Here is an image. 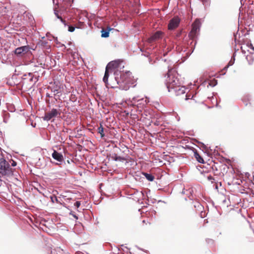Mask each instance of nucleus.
<instances>
[{
  "instance_id": "1",
  "label": "nucleus",
  "mask_w": 254,
  "mask_h": 254,
  "mask_svg": "<svg viewBox=\"0 0 254 254\" xmlns=\"http://www.w3.org/2000/svg\"><path fill=\"white\" fill-rule=\"evenodd\" d=\"M122 62L121 60H118L109 63L106 66L103 79H108L110 77L114 79H119V78L122 79H131L133 77L131 72L128 71L122 73L119 71V68Z\"/></svg>"
},
{
  "instance_id": "2",
  "label": "nucleus",
  "mask_w": 254,
  "mask_h": 254,
  "mask_svg": "<svg viewBox=\"0 0 254 254\" xmlns=\"http://www.w3.org/2000/svg\"><path fill=\"white\" fill-rule=\"evenodd\" d=\"M166 86L169 92L173 90L177 96L184 95L186 93V88L184 86L177 85L176 80H170L166 83Z\"/></svg>"
},
{
  "instance_id": "3",
  "label": "nucleus",
  "mask_w": 254,
  "mask_h": 254,
  "mask_svg": "<svg viewBox=\"0 0 254 254\" xmlns=\"http://www.w3.org/2000/svg\"><path fill=\"white\" fill-rule=\"evenodd\" d=\"M13 174L10 165L3 158H0V174L1 176H10Z\"/></svg>"
},
{
  "instance_id": "4",
  "label": "nucleus",
  "mask_w": 254,
  "mask_h": 254,
  "mask_svg": "<svg viewBox=\"0 0 254 254\" xmlns=\"http://www.w3.org/2000/svg\"><path fill=\"white\" fill-rule=\"evenodd\" d=\"M66 6L64 5H62L60 7L59 3H57L56 5H55L54 8V14L56 16V17L59 19L64 24H65V21L64 20L61 15L62 14V11L64 10H66Z\"/></svg>"
},
{
  "instance_id": "5",
  "label": "nucleus",
  "mask_w": 254,
  "mask_h": 254,
  "mask_svg": "<svg viewBox=\"0 0 254 254\" xmlns=\"http://www.w3.org/2000/svg\"><path fill=\"white\" fill-rule=\"evenodd\" d=\"M61 115L60 110L52 109L51 111L47 112L45 113L43 120L45 121H50L52 118Z\"/></svg>"
},
{
  "instance_id": "6",
  "label": "nucleus",
  "mask_w": 254,
  "mask_h": 254,
  "mask_svg": "<svg viewBox=\"0 0 254 254\" xmlns=\"http://www.w3.org/2000/svg\"><path fill=\"white\" fill-rule=\"evenodd\" d=\"M180 23V18L176 16L174 17L172 19H171L169 23L168 24V29L170 30H174L177 28Z\"/></svg>"
},
{
  "instance_id": "7",
  "label": "nucleus",
  "mask_w": 254,
  "mask_h": 254,
  "mask_svg": "<svg viewBox=\"0 0 254 254\" xmlns=\"http://www.w3.org/2000/svg\"><path fill=\"white\" fill-rule=\"evenodd\" d=\"M132 81V80H119V88L125 90H128L130 87L134 86L133 85L134 83Z\"/></svg>"
},
{
  "instance_id": "8",
  "label": "nucleus",
  "mask_w": 254,
  "mask_h": 254,
  "mask_svg": "<svg viewBox=\"0 0 254 254\" xmlns=\"http://www.w3.org/2000/svg\"><path fill=\"white\" fill-rule=\"evenodd\" d=\"M108 88H119V80H103Z\"/></svg>"
},
{
  "instance_id": "9",
  "label": "nucleus",
  "mask_w": 254,
  "mask_h": 254,
  "mask_svg": "<svg viewBox=\"0 0 254 254\" xmlns=\"http://www.w3.org/2000/svg\"><path fill=\"white\" fill-rule=\"evenodd\" d=\"M29 50V48L28 46H22L16 48L14 51V53L17 56H21L22 54L28 52Z\"/></svg>"
},
{
  "instance_id": "10",
  "label": "nucleus",
  "mask_w": 254,
  "mask_h": 254,
  "mask_svg": "<svg viewBox=\"0 0 254 254\" xmlns=\"http://www.w3.org/2000/svg\"><path fill=\"white\" fill-rule=\"evenodd\" d=\"M162 35V32L161 31H157L153 35H152L150 38H148V41L149 43H151L154 41H155L158 39H159Z\"/></svg>"
},
{
  "instance_id": "11",
  "label": "nucleus",
  "mask_w": 254,
  "mask_h": 254,
  "mask_svg": "<svg viewBox=\"0 0 254 254\" xmlns=\"http://www.w3.org/2000/svg\"><path fill=\"white\" fill-rule=\"evenodd\" d=\"M52 157L59 162H62L64 160V156L62 153H59L56 150H54L52 153Z\"/></svg>"
},
{
  "instance_id": "12",
  "label": "nucleus",
  "mask_w": 254,
  "mask_h": 254,
  "mask_svg": "<svg viewBox=\"0 0 254 254\" xmlns=\"http://www.w3.org/2000/svg\"><path fill=\"white\" fill-rule=\"evenodd\" d=\"M179 74L175 70L173 69H169L167 73V78H169L172 79H177L179 78L178 77Z\"/></svg>"
},
{
  "instance_id": "13",
  "label": "nucleus",
  "mask_w": 254,
  "mask_h": 254,
  "mask_svg": "<svg viewBox=\"0 0 254 254\" xmlns=\"http://www.w3.org/2000/svg\"><path fill=\"white\" fill-rule=\"evenodd\" d=\"M225 74V69H223L220 72L216 73H211L209 75L208 77L210 78H213L212 79H215V78H220V76Z\"/></svg>"
},
{
  "instance_id": "14",
  "label": "nucleus",
  "mask_w": 254,
  "mask_h": 254,
  "mask_svg": "<svg viewBox=\"0 0 254 254\" xmlns=\"http://www.w3.org/2000/svg\"><path fill=\"white\" fill-rule=\"evenodd\" d=\"M113 28H111L109 27H108L106 29L102 28L101 32V37L103 38H107L109 36V32L113 30Z\"/></svg>"
},
{
  "instance_id": "15",
  "label": "nucleus",
  "mask_w": 254,
  "mask_h": 254,
  "mask_svg": "<svg viewBox=\"0 0 254 254\" xmlns=\"http://www.w3.org/2000/svg\"><path fill=\"white\" fill-rule=\"evenodd\" d=\"M217 80H204L202 82V84L205 86L206 85L207 87L209 86L213 87H214L217 83Z\"/></svg>"
},
{
  "instance_id": "16",
  "label": "nucleus",
  "mask_w": 254,
  "mask_h": 254,
  "mask_svg": "<svg viewBox=\"0 0 254 254\" xmlns=\"http://www.w3.org/2000/svg\"><path fill=\"white\" fill-rule=\"evenodd\" d=\"M246 224V221L245 218H243L242 216H240L239 221L236 222V225L239 228H242Z\"/></svg>"
},
{
  "instance_id": "17",
  "label": "nucleus",
  "mask_w": 254,
  "mask_h": 254,
  "mask_svg": "<svg viewBox=\"0 0 254 254\" xmlns=\"http://www.w3.org/2000/svg\"><path fill=\"white\" fill-rule=\"evenodd\" d=\"M199 21L197 20H196L192 24L191 30L197 32V31H198L199 30Z\"/></svg>"
},
{
  "instance_id": "18",
  "label": "nucleus",
  "mask_w": 254,
  "mask_h": 254,
  "mask_svg": "<svg viewBox=\"0 0 254 254\" xmlns=\"http://www.w3.org/2000/svg\"><path fill=\"white\" fill-rule=\"evenodd\" d=\"M220 166L218 165V163H216V164H214V165H213L211 167L212 168V169L214 172V173L215 174V175H220V172L218 171V167H220Z\"/></svg>"
},
{
  "instance_id": "19",
  "label": "nucleus",
  "mask_w": 254,
  "mask_h": 254,
  "mask_svg": "<svg viewBox=\"0 0 254 254\" xmlns=\"http://www.w3.org/2000/svg\"><path fill=\"white\" fill-rule=\"evenodd\" d=\"M194 156L196 159V160L201 163H204V160L203 158L201 157V156L197 153V152L195 150V151L194 152Z\"/></svg>"
},
{
  "instance_id": "20",
  "label": "nucleus",
  "mask_w": 254,
  "mask_h": 254,
  "mask_svg": "<svg viewBox=\"0 0 254 254\" xmlns=\"http://www.w3.org/2000/svg\"><path fill=\"white\" fill-rule=\"evenodd\" d=\"M113 158L114 160L117 161H127L128 159L125 157H122L119 156H118L117 154H115L114 156L113 157Z\"/></svg>"
},
{
  "instance_id": "21",
  "label": "nucleus",
  "mask_w": 254,
  "mask_h": 254,
  "mask_svg": "<svg viewBox=\"0 0 254 254\" xmlns=\"http://www.w3.org/2000/svg\"><path fill=\"white\" fill-rule=\"evenodd\" d=\"M143 175L149 181H153L154 180V177L150 174H148L147 173H143Z\"/></svg>"
},
{
  "instance_id": "22",
  "label": "nucleus",
  "mask_w": 254,
  "mask_h": 254,
  "mask_svg": "<svg viewBox=\"0 0 254 254\" xmlns=\"http://www.w3.org/2000/svg\"><path fill=\"white\" fill-rule=\"evenodd\" d=\"M197 32L191 30L189 34V37L190 39L193 40L196 36Z\"/></svg>"
},
{
  "instance_id": "23",
  "label": "nucleus",
  "mask_w": 254,
  "mask_h": 254,
  "mask_svg": "<svg viewBox=\"0 0 254 254\" xmlns=\"http://www.w3.org/2000/svg\"><path fill=\"white\" fill-rule=\"evenodd\" d=\"M98 132L101 135V137L104 136L105 134L104 133V128L101 125L98 128Z\"/></svg>"
},
{
  "instance_id": "24",
  "label": "nucleus",
  "mask_w": 254,
  "mask_h": 254,
  "mask_svg": "<svg viewBox=\"0 0 254 254\" xmlns=\"http://www.w3.org/2000/svg\"><path fill=\"white\" fill-rule=\"evenodd\" d=\"M247 59L249 62L250 64H252L254 61V58L252 56V55H248L247 56Z\"/></svg>"
},
{
  "instance_id": "25",
  "label": "nucleus",
  "mask_w": 254,
  "mask_h": 254,
  "mask_svg": "<svg viewBox=\"0 0 254 254\" xmlns=\"http://www.w3.org/2000/svg\"><path fill=\"white\" fill-rule=\"evenodd\" d=\"M204 5H209L210 0H200Z\"/></svg>"
},
{
  "instance_id": "26",
  "label": "nucleus",
  "mask_w": 254,
  "mask_h": 254,
  "mask_svg": "<svg viewBox=\"0 0 254 254\" xmlns=\"http://www.w3.org/2000/svg\"><path fill=\"white\" fill-rule=\"evenodd\" d=\"M75 27L72 26H68V31L69 32H72L74 31Z\"/></svg>"
},
{
  "instance_id": "27",
  "label": "nucleus",
  "mask_w": 254,
  "mask_h": 254,
  "mask_svg": "<svg viewBox=\"0 0 254 254\" xmlns=\"http://www.w3.org/2000/svg\"><path fill=\"white\" fill-rule=\"evenodd\" d=\"M207 179H208V180L210 181L211 183H213V181H214V178L210 175L207 177Z\"/></svg>"
},
{
  "instance_id": "28",
  "label": "nucleus",
  "mask_w": 254,
  "mask_h": 254,
  "mask_svg": "<svg viewBox=\"0 0 254 254\" xmlns=\"http://www.w3.org/2000/svg\"><path fill=\"white\" fill-rule=\"evenodd\" d=\"M51 200H52V201L53 203H54V202H55V201H56V202H58V199H57V197H56V196H51Z\"/></svg>"
},
{
  "instance_id": "29",
  "label": "nucleus",
  "mask_w": 254,
  "mask_h": 254,
  "mask_svg": "<svg viewBox=\"0 0 254 254\" xmlns=\"http://www.w3.org/2000/svg\"><path fill=\"white\" fill-rule=\"evenodd\" d=\"M74 205L78 208L80 205V202L78 201H77L74 203Z\"/></svg>"
},
{
  "instance_id": "30",
  "label": "nucleus",
  "mask_w": 254,
  "mask_h": 254,
  "mask_svg": "<svg viewBox=\"0 0 254 254\" xmlns=\"http://www.w3.org/2000/svg\"><path fill=\"white\" fill-rule=\"evenodd\" d=\"M10 82L7 81L6 84L8 85H9L10 86H12L13 85L15 84V83L13 81V80H9Z\"/></svg>"
},
{
  "instance_id": "31",
  "label": "nucleus",
  "mask_w": 254,
  "mask_h": 254,
  "mask_svg": "<svg viewBox=\"0 0 254 254\" xmlns=\"http://www.w3.org/2000/svg\"><path fill=\"white\" fill-rule=\"evenodd\" d=\"M70 215H72L74 218H75L76 219H78V217L74 214L73 212L71 211L69 213Z\"/></svg>"
},
{
  "instance_id": "32",
  "label": "nucleus",
  "mask_w": 254,
  "mask_h": 254,
  "mask_svg": "<svg viewBox=\"0 0 254 254\" xmlns=\"http://www.w3.org/2000/svg\"><path fill=\"white\" fill-rule=\"evenodd\" d=\"M185 96V99L186 100H188L189 99H190L191 95L187 94Z\"/></svg>"
},
{
  "instance_id": "33",
  "label": "nucleus",
  "mask_w": 254,
  "mask_h": 254,
  "mask_svg": "<svg viewBox=\"0 0 254 254\" xmlns=\"http://www.w3.org/2000/svg\"><path fill=\"white\" fill-rule=\"evenodd\" d=\"M249 47L254 51V47L252 44L250 45Z\"/></svg>"
},
{
  "instance_id": "34",
  "label": "nucleus",
  "mask_w": 254,
  "mask_h": 254,
  "mask_svg": "<svg viewBox=\"0 0 254 254\" xmlns=\"http://www.w3.org/2000/svg\"><path fill=\"white\" fill-rule=\"evenodd\" d=\"M56 0H53V3H54V4H55V5H56L57 3H58V2L56 3Z\"/></svg>"
},
{
  "instance_id": "35",
  "label": "nucleus",
  "mask_w": 254,
  "mask_h": 254,
  "mask_svg": "<svg viewBox=\"0 0 254 254\" xmlns=\"http://www.w3.org/2000/svg\"><path fill=\"white\" fill-rule=\"evenodd\" d=\"M15 165H16V162H13L12 163V166H15Z\"/></svg>"
}]
</instances>
